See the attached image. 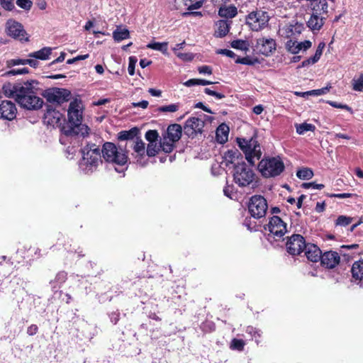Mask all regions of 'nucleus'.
Returning <instances> with one entry per match:
<instances>
[{"mask_svg":"<svg viewBox=\"0 0 363 363\" xmlns=\"http://www.w3.org/2000/svg\"><path fill=\"white\" fill-rule=\"evenodd\" d=\"M38 85L39 83L35 80L23 83H7L4 84L2 90L6 97L14 99L21 107L28 110H37L43 104V99L38 96L40 90Z\"/></svg>","mask_w":363,"mask_h":363,"instance_id":"1","label":"nucleus"},{"mask_svg":"<svg viewBox=\"0 0 363 363\" xmlns=\"http://www.w3.org/2000/svg\"><path fill=\"white\" fill-rule=\"evenodd\" d=\"M69 123L70 125L62 128L63 133L71 138H84L89 134V128L82 124V106L80 100L74 99L71 101L67 111Z\"/></svg>","mask_w":363,"mask_h":363,"instance_id":"2","label":"nucleus"},{"mask_svg":"<svg viewBox=\"0 0 363 363\" xmlns=\"http://www.w3.org/2000/svg\"><path fill=\"white\" fill-rule=\"evenodd\" d=\"M82 158L79 162V168L85 174H89L95 171L100 163L101 150L95 144L87 143L82 149Z\"/></svg>","mask_w":363,"mask_h":363,"instance_id":"3","label":"nucleus"},{"mask_svg":"<svg viewBox=\"0 0 363 363\" xmlns=\"http://www.w3.org/2000/svg\"><path fill=\"white\" fill-rule=\"evenodd\" d=\"M104 159L107 162L118 165H124L128 161L126 152L121 148L117 147L112 143H105L101 153Z\"/></svg>","mask_w":363,"mask_h":363,"instance_id":"4","label":"nucleus"},{"mask_svg":"<svg viewBox=\"0 0 363 363\" xmlns=\"http://www.w3.org/2000/svg\"><path fill=\"white\" fill-rule=\"evenodd\" d=\"M258 169L264 177H274L284 170V164L279 157H268L259 162Z\"/></svg>","mask_w":363,"mask_h":363,"instance_id":"5","label":"nucleus"},{"mask_svg":"<svg viewBox=\"0 0 363 363\" xmlns=\"http://www.w3.org/2000/svg\"><path fill=\"white\" fill-rule=\"evenodd\" d=\"M270 16L268 12L256 10L250 12L246 17V23L253 31H259L267 27Z\"/></svg>","mask_w":363,"mask_h":363,"instance_id":"6","label":"nucleus"},{"mask_svg":"<svg viewBox=\"0 0 363 363\" xmlns=\"http://www.w3.org/2000/svg\"><path fill=\"white\" fill-rule=\"evenodd\" d=\"M255 176L253 170L244 162L235 167L234 181L240 186H247L252 184L255 180Z\"/></svg>","mask_w":363,"mask_h":363,"instance_id":"7","label":"nucleus"},{"mask_svg":"<svg viewBox=\"0 0 363 363\" xmlns=\"http://www.w3.org/2000/svg\"><path fill=\"white\" fill-rule=\"evenodd\" d=\"M210 118L209 116L201 113L197 117L189 118L184 125V133L191 138H194L198 133H201L204 127L205 121Z\"/></svg>","mask_w":363,"mask_h":363,"instance_id":"8","label":"nucleus"},{"mask_svg":"<svg viewBox=\"0 0 363 363\" xmlns=\"http://www.w3.org/2000/svg\"><path fill=\"white\" fill-rule=\"evenodd\" d=\"M268 208L266 199L259 195L252 196L248 205L250 215L257 219L264 217Z\"/></svg>","mask_w":363,"mask_h":363,"instance_id":"9","label":"nucleus"},{"mask_svg":"<svg viewBox=\"0 0 363 363\" xmlns=\"http://www.w3.org/2000/svg\"><path fill=\"white\" fill-rule=\"evenodd\" d=\"M43 95L48 102L60 104L69 100L71 93L67 89L55 87L44 91Z\"/></svg>","mask_w":363,"mask_h":363,"instance_id":"10","label":"nucleus"},{"mask_svg":"<svg viewBox=\"0 0 363 363\" xmlns=\"http://www.w3.org/2000/svg\"><path fill=\"white\" fill-rule=\"evenodd\" d=\"M306 245L305 239L302 235L294 234L286 242L287 251L292 255H299L304 250Z\"/></svg>","mask_w":363,"mask_h":363,"instance_id":"11","label":"nucleus"},{"mask_svg":"<svg viewBox=\"0 0 363 363\" xmlns=\"http://www.w3.org/2000/svg\"><path fill=\"white\" fill-rule=\"evenodd\" d=\"M255 50L265 56H269L276 50V42L271 38H260L257 40Z\"/></svg>","mask_w":363,"mask_h":363,"instance_id":"12","label":"nucleus"},{"mask_svg":"<svg viewBox=\"0 0 363 363\" xmlns=\"http://www.w3.org/2000/svg\"><path fill=\"white\" fill-rule=\"evenodd\" d=\"M172 9L183 10L186 9L191 11L198 9L202 6L201 0H167Z\"/></svg>","mask_w":363,"mask_h":363,"instance_id":"13","label":"nucleus"},{"mask_svg":"<svg viewBox=\"0 0 363 363\" xmlns=\"http://www.w3.org/2000/svg\"><path fill=\"white\" fill-rule=\"evenodd\" d=\"M6 31L9 36L21 41H27L28 40V37L26 36V33L23 26L16 21H9L6 23Z\"/></svg>","mask_w":363,"mask_h":363,"instance_id":"14","label":"nucleus"},{"mask_svg":"<svg viewBox=\"0 0 363 363\" xmlns=\"http://www.w3.org/2000/svg\"><path fill=\"white\" fill-rule=\"evenodd\" d=\"M268 230L274 236L281 238L286 232V224L279 216H274L269 222Z\"/></svg>","mask_w":363,"mask_h":363,"instance_id":"15","label":"nucleus"},{"mask_svg":"<svg viewBox=\"0 0 363 363\" xmlns=\"http://www.w3.org/2000/svg\"><path fill=\"white\" fill-rule=\"evenodd\" d=\"M17 113L16 104L8 100L1 101L0 104V118L7 121L13 120Z\"/></svg>","mask_w":363,"mask_h":363,"instance_id":"16","label":"nucleus"},{"mask_svg":"<svg viewBox=\"0 0 363 363\" xmlns=\"http://www.w3.org/2000/svg\"><path fill=\"white\" fill-rule=\"evenodd\" d=\"M248 145L245 150L246 160L252 164H254V158L259 159L261 152L257 141L254 138H250L248 141Z\"/></svg>","mask_w":363,"mask_h":363,"instance_id":"17","label":"nucleus"},{"mask_svg":"<svg viewBox=\"0 0 363 363\" xmlns=\"http://www.w3.org/2000/svg\"><path fill=\"white\" fill-rule=\"evenodd\" d=\"M327 18L320 15V13H315L314 11H312L310 18L307 21L308 27L313 31H318L323 26Z\"/></svg>","mask_w":363,"mask_h":363,"instance_id":"18","label":"nucleus"},{"mask_svg":"<svg viewBox=\"0 0 363 363\" xmlns=\"http://www.w3.org/2000/svg\"><path fill=\"white\" fill-rule=\"evenodd\" d=\"M329 1L331 4L335 3V0H318L311 4V9L315 11V13H320L325 18H328L329 8L330 7Z\"/></svg>","mask_w":363,"mask_h":363,"instance_id":"19","label":"nucleus"},{"mask_svg":"<svg viewBox=\"0 0 363 363\" xmlns=\"http://www.w3.org/2000/svg\"><path fill=\"white\" fill-rule=\"evenodd\" d=\"M311 42L310 40H305L303 42H298L296 40H289L286 44V48L289 52L292 54H297L301 50H306L311 47Z\"/></svg>","mask_w":363,"mask_h":363,"instance_id":"20","label":"nucleus"},{"mask_svg":"<svg viewBox=\"0 0 363 363\" xmlns=\"http://www.w3.org/2000/svg\"><path fill=\"white\" fill-rule=\"evenodd\" d=\"M340 256L337 252L328 251L325 252L320 258L321 264L327 268H334L340 262Z\"/></svg>","mask_w":363,"mask_h":363,"instance_id":"21","label":"nucleus"},{"mask_svg":"<svg viewBox=\"0 0 363 363\" xmlns=\"http://www.w3.org/2000/svg\"><path fill=\"white\" fill-rule=\"evenodd\" d=\"M304 250L305 255L308 260L313 262H317L320 260L322 256L321 251L317 245L308 243L306 245Z\"/></svg>","mask_w":363,"mask_h":363,"instance_id":"22","label":"nucleus"},{"mask_svg":"<svg viewBox=\"0 0 363 363\" xmlns=\"http://www.w3.org/2000/svg\"><path fill=\"white\" fill-rule=\"evenodd\" d=\"M182 128L179 124H172L169 125L167 130V138L172 142L178 141L182 136Z\"/></svg>","mask_w":363,"mask_h":363,"instance_id":"23","label":"nucleus"},{"mask_svg":"<svg viewBox=\"0 0 363 363\" xmlns=\"http://www.w3.org/2000/svg\"><path fill=\"white\" fill-rule=\"evenodd\" d=\"M228 134H229L228 126L225 123L220 124L217 128V130H216L217 141L220 144L225 143L228 140Z\"/></svg>","mask_w":363,"mask_h":363,"instance_id":"24","label":"nucleus"},{"mask_svg":"<svg viewBox=\"0 0 363 363\" xmlns=\"http://www.w3.org/2000/svg\"><path fill=\"white\" fill-rule=\"evenodd\" d=\"M238 13L237 8L235 6H223L218 11V15L225 18H232Z\"/></svg>","mask_w":363,"mask_h":363,"instance_id":"25","label":"nucleus"},{"mask_svg":"<svg viewBox=\"0 0 363 363\" xmlns=\"http://www.w3.org/2000/svg\"><path fill=\"white\" fill-rule=\"evenodd\" d=\"M130 37L129 30L121 26H117L116 29L113 32V38L115 41L120 42Z\"/></svg>","mask_w":363,"mask_h":363,"instance_id":"26","label":"nucleus"},{"mask_svg":"<svg viewBox=\"0 0 363 363\" xmlns=\"http://www.w3.org/2000/svg\"><path fill=\"white\" fill-rule=\"evenodd\" d=\"M353 278L359 280L363 279V260L355 262L351 269Z\"/></svg>","mask_w":363,"mask_h":363,"instance_id":"27","label":"nucleus"},{"mask_svg":"<svg viewBox=\"0 0 363 363\" xmlns=\"http://www.w3.org/2000/svg\"><path fill=\"white\" fill-rule=\"evenodd\" d=\"M52 49L50 48H43L41 50L32 52L29 55L30 57L45 60L49 58L51 54Z\"/></svg>","mask_w":363,"mask_h":363,"instance_id":"28","label":"nucleus"},{"mask_svg":"<svg viewBox=\"0 0 363 363\" xmlns=\"http://www.w3.org/2000/svg\"><path fill=\"white\" fill-rule=\"evenodd\" d=\"M217 30L216 31L217 36L223 37L229 32V24L226 21L220 20L216 23Z\"/></svg>","mask_w":363,"mask_h":363,"instance_id":"29","label":"nucleus"},{"mask_svg":"<svg viewBox=\"0 0 363 363\" xmlns=\"http://www.w3.org/2000/svg\"><path fill=\"white\" fill-rule=\"evenodd\" d=\"M133 150L136 154L135 157L138 158L137 161L139 162L140 157H143L145 152V143L141 140H137L134 143Z\"/></svg>","mask_w":363,"mask_h":363,"instance_id":"30","label":"nucleus"},{"mask_svg":"<svg viewBox=\"0 0 363 363\" xmlns=\"http://www.w3.org/2000/svg\"><path fill=\"white\" fill-rule=\"evenodd\" d=\"M67 279V273L64 271L59 272L54 280L50 281V284L53 289H57L63 284Z\"/></svg>","mask_w":363,"mask_h":363,"instance_id":"31","label":"nucleus"},{"mask_svg":"<svg viewBox=\"0 0 363 363\" xmlns=\"http://www.w3.org/2000/svg\"><path fill=\"white\" fill-rule=\"evenodd\" d=\"M303 26L301 23H296L294 25H289L286 28L288 37H293L301 34Z\"/></svg>","mask_w":363,"mask_h":363,"instance_id":"32","label":"nucleus"},{"mask_svg":"<svg viewBox=\"0 0 363 363\" xmlns=\"http://www.w3.org/2000/svg\"><path fill=\"white\" fill-rule=\"evenodd\" d=\"M239 154L237 150H229L226 151L223 155L226 166L229 164H233L235 159L238 157Z\"/></svg>","mask_w":363,"mask_h":363,"instance_id":"33","label":"nucleus"},{"mask_svg":"<svg viewBox=\"0 0 363 363\" xmlns=\"http://www.w3.org/2000/svg\"><path fill=\"white\" fill-rule=\"evenodd\" d=\"M167 46L168 43L167 42L164 43H152L147 45V48H150L155 50H158L162 52L163 54H167Z\"/></svg>","mask_w":363,"mask_h":363,"instance_id":"34","label":"nucleus"},{"mask_svg":"<svg viewBox=\"0 0 363 363\" xmlns=\"http://www.w3.org/2000/svg\"><path fill=\"white\" fill-rule=\"evenodd\" d=\"M296 133L299 135H303L307 131H314L315 127L314 125L307 123L296 125Z\"/></svg>","mask_w":363,"mask_h":363,"instance_id":"35","label":"nucleus"},{"mask_svg":"<svg viewBox=\"0 0 363 363\" xmlns=\"http://www.w3.org/2000/svg\"><path fill=\"white\" fill-rule=\"evenodd\" d=\"M137 132H138V130L136 128H132L128 131H126V130L121 131L118 134V139L120 140H131L137 134Z\"/></svg>","mask_w":363,"mask_h":363,"instance_id":"36","label":"nucleus"},{"mask_svg":"<svg viewBox=\"0 0 363 363\" xmlns=\"http://www.w3.org/2000/svg\"><path fill=\"white\" fill-rule=\"evenodd\" d=\"M296 176L301 179H310L313 177V172L309 168H303L296 172Z\"/></svg>","mask_w":363,"mask_h":363,"instance_id":"37","label":"nucleus"},{"mask_svg":"<svg viewBox=\"0 0 363 363\" xmlns=\"http://www.w3.org/2000/svg\"><path fill=\"white\" fill-rule=\"evenodd\" d=\"M352 89L357 91H363V74H361L357 79H353L352 81Z\"/></svg>","mask_w":363,"mask_h":363,"instance_id":"38","label":"nucleus"},{"mask_svg":"<svg viewBox=\"0 0 363 363\" xmlns=\"http://www.w3.org/2000/svg\"><path fill=\"white\" fill-rule=\"evenodd\" d=\"M174 143L167 139V137H164L163 140L160 142V147L165 152H170L174 146Z\"/></svg>","mask_w":363,"mask_h":363,"instance_id":"39","label":"nucleus"},{"mask_svg":"<svg viewBox=\"0 0 363 363\" xmlns=\"http://www.w3.org/2000/svg\"><path fill=\"white\" fill-rule=\"evenodd\" d=\"M231 46L233 48L241 50H247L249 48V44L245 40H233L231 43Z\"/></svg>","mask_w":363,"mask_h":363,"instance_id":"40","label":"nucleus"},{"mask_svg":"<svg viewBox=\"0 0 363 363\" xmlns=\"http://www.w3.org/2000/svg\"><path fill=\"white\" fill-rule=\"evenodd\" d=\"M245 342L242 340L234 338L232 340L230 343V348L238 351H242L244 350Z\"/></svg>","mask_w":363,"mask_h":363,"instance_id":"41","label":"nucleus"},{"mask_svg":"<svg viewBox=\"0 0 363 363\" xmlns=\"http://www.w3.org/2000/svg\"><path fill=\"white\" fill-rule=\"evenodd\" d=\"M179 104H172L167 106H162L158 108V111L160 112H171L174 113L179 110Z\"/></svg>","mask_w":363,"mask_h":363,"instance_id":"42","label":"nucleus"},{"mask_svg":"<svg viewBox=\"0 0 363 363\" xmlns=\"http://www.w3.org/2000/svg\"><path fill=\"white\" fill-rule=\"evenodd\" d=\"M158 133L155 130H150L145 133V138L150 143H155L158 138Z\"/></svg>","mask_w":363,"mask_h":363,"instance_id":"43","label":"nucleus"},{"mask_svg":"<svg viewBox=\"0 0 363 363\" xmlns=\"http://www.w3.org/2000/svg\"><path fill=\"white\" fill-rule=\"evenodd\" d=\"M159 150V147L155 143H149L146 150L147 155L149 157L155 156Z\"/></svg>","mask_w":363,"mask_h":363,"instance_id":"44","label":"nucleus"},{"mask_svg":"<svg viewBox=\"0 0 363 363\" xmlns=\"http://www.w3.org/2000/svg\"><path fill=\"white\" fill-rule=\"evenodd\" d=\"M352 218L345 216H340L336 220V225L347 226L352 222Z\"/></svg>","mask_w":363,"mask_h":363,"instance_id":"45","label":"nucleus"},{"mask_svg":"<svg viewBox=\"0 0 363 363\" xmlns=\"http://www.w3.org/2000/svg\"><path fill=\"white\" fill-rule=\"evenodd\" d=\"M320 58V57L319 56H317L316 54H315L313 57L303 61L300 67H304L308 66L309 65L315 64L319 60Z\"/></svg>","mask_w":363,"mask_h":363,"instance_id":"46","label":"nucleus"},{"mask_svg":"<svg viewBox=\"0 0 363 363\" xmlns=\"http://www.w3.org/2000/svg\"><path fill=\"white\" fill-rule=\"evenodd\" d=\"M28 73V68H21V69H12V70H10L9 72H6L4 75L6 76H10V75H17V74H27Z\"/></svg>","mask_w":363,"mask_h":363,"instance_id":"47","label":"nucleus"},{"mask_svg":"<svg viewBox=\"0 0 363 363\" xmlns=\"http://www.w3.org/2000/svg\"><path fill=\"white\" fill-rule=\"evenodd\" d=\"M16 4L21 9L29 10L33 4L30 0H16Z\"/></svg>","mask_w":363,"mask_h":363,"instance_id":"48","label":"nucleus"},{"mask_svg":"<svg viewBox=\"0 0 363 363\" xmlns=\"http://www.w3.org/2000/svg\"><path fill=\"white\" fill-rule=\"evenodd\" d=\"M136 62H137V60L135 59V57H129L128 71L129 74L131 76H133L135 74V67Z\"/></svg>","mask_w":363,"mask_h":363,"instance_id":"49","label":"nucleus"},{"mask_svg":"<svg viewBox=\"0 0 363 363\" xmlns=\"http://www.w3.org/2000/svg\"><path fill=\"white\" fill-rule=\"evenodd\" d=\"M0 4L7 11H11L14 9L13 0H0Z\"/></svg>","mask_w":363,"mask_h":363,"instance_id":"50","label":"nucleus"},{"mask_svg":"<svg viewBox=\"0 0 363 363\" xmlns=\"http://www.w3.org/2000/svg\"><path fill=\"white\" fill-rule=\"evenodd\" d=\"M328 91V87H323L319 89L308 91V93H309V96H320L327 94Z\"/></svg>","mask_w":363,"mask_h":363,"instance_id":"51","label":"nucleus"},{"mask_svg":"<svg viewBox=\"0 0 363 363\" xmlns=\"http://www.w3.org/2000/svg\"><path fill=\"white\" fill-rule=\"evenodd\" d=\"M175 55L179 59L182 60L183 61H186V62L191 61L194 58L193 54L189 53V52L184 53V52H176Z\"/></svg>","mask_w":363,"mask_h":363,"instance_id":"52","label":"nucleus"},{"mask_svg":"<svg viewBox=\"0 0 363 363\" xmlns=\"http://www.w3.org/2000/svg\"><path fill=\"white\" fill-rule=\"evenodd\" d=\"M328 104H329L331 106H333L334 108H342V109L347 110L350 112H352V108L346 104H338L335 101H328Z\"/></svg>","mask_w":363,"mask_h":363,"instance_id":"53","label":"nucleus"},{"mask_svg":"<svg viewBox=\"0 0 363 363\" xmlns=\"http://www.w3.org/2000/svg\"><path fill=\"white\" fill-rule=\"evenodd\" d=\"M204 92L208 95L215 96L217 99H222L225 97L224 94L213 91L209 88H205Z\"/></svg>","mask_w":363,"mask_h":363,"instance_id":"54","label":"nucleus"},{"mask_svg":"<svg viewBox=\"0 0 363 363\" xmlns=\"http://www.w3.org/2000/svg\"><path fill=\"white\" fill-rule=\"evenodd\" d=\"M6 64H7L8 67H11L13 66L18 65H25V60L12 59V60H8L6 62Z\"/></svg>","mask_w":363,"mask_h":363,"instance_id":"55","label":"nucleus"},{"mask_svg":"<svg viewBox=\"0 0 363 363\" xmlns=\"http://www.w3.org/2000/svg\"><path fill=\"white\" fill-rule=\"evenodd\" d=\"M248 141L249 140H246L245 138H237L238 145L243 152L246 150V147L249 144Z\"/></svg>","mask_w":363,"mask_h":363,"instance_id":"56","label":"nucleus"},{"mask_svg":"<svg viewBox=\"0 0 363 363\" xmlns=\"http://www.w3.org/2000/svg\"><path fill=\"white\" fill-rule=\"evenodd\" d=\"M246 332L247 333L253 335L255 338L257 337V336L258 337H259L261 336V334H260L259 331L258 330H257L256 328L252 327V326L247 327V328L246 330Z\"/></svg>","mask_w":363,"mask_h":363,"instance_id":"57","label":"nucleus"},{"mask_svg":"<svg viewBox=\"0 0 363 363\" xmlns=\"http://www.w3.org/2000/svg\"><path fill=\"white\" fill-rule=\"evenodd\" d=\"M237 63H240L242 65H254V61L251 60L250 57H242V58H238L235 61Z\"/></svg>","mask_w":363,"mask_h":363,"instance_id":"58","label":"nucleus"},{"mask_svg":"<svg viewBox=\"0 0 363 363\" xmlns=\"http://www.w3.org/2000/svg\"><path fill=\"white\" fill-rule=\"evenodd\" d=\"M199 72L200 74H212V69L209 66H201L199 67Z\"/></svg>","mask_w":363,"mask_h":363,"instance_id":"59","label":"nucleus"},{"mask_svg":"<svg viewBox=\"0 0 363 363\" xmlns=\"http://www.w3.org/2000/svg\"><path fill=\"white\" fill-rule=\"evenodd\" d=\"M38 330V326L36 325L33 324L28 328L27 334L30 336L34 335L35 334L37 333Z\"/></svg>","mask_w":363,"mask_h":363,"instance_id":"60","label":"nucleus"},{"mask_svg":"<svg viewBox=\"0 0 363 363\" xmlns=\"http://www.w3.org/2000/svg\"><path fill=\"white\" fill-rule=\"evenodd\" d=\"M218 53L219 54H222V55H225L229 57H235V53L230 50H227V49H223V50H220Z\"/></svg>","mask_w":363,"mask_h":363,"instance_id":"61","label":"nucleus"},{"mask_svg":"<svg viewBox=\"0 0 363 363\" xmlns=\"http://www.w3.org/2000/svg\"><path fill=\"white\" fill-rule=\"evenodd\" d=\"M352 196V194H349V193L334 194L331 195L332 197L338 198V199L350 198Z\"/></svg>","mask_w":363,"mask_h":363,"instance_id":"62","label":"nucleus"},{"mask_svg":"<svg viewBox=\"0 0 363 363\" xmlns=\"http://www.w3.org/2000/svg\"><path fill=\"white\" fill-rule=\"evenodd\" d=\"M325 48V43H320L317 49H316V51H315V53L317 56H319L320 57V56L322 55L323 54V50Z\"/></svg>","mask_w":363,"mask_h":363,"instance_id":"63","label":"nucleus"},{"mask_svg":"<svg viewBox=\"0 0 363 363\" xmlns=\"http://www.w3.org/2000/svg\"><path fill=\"white\" fill-rule=\"evenodd\" d=\"M133 106L135 107H140L142 108H146L148 106V101H142L138 103H133Z\"/></svg>","mask_w":363,"mask_h":363,"instance_id":"64","label":"nucleus"}]
</instances>
